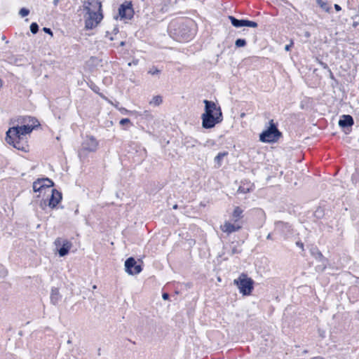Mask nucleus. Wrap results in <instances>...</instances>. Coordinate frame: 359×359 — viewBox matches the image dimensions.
Wrapping results in <instances>:
<instances>
[{
	"label": "nucleus",
	"mask_w": 359,
	"mask_h": 359,
	"mask_svg": "<svg viewBox=\"0 0 359 359\" xmlns=\"http://www.w3.org/2000/svg\"><path fill=\"white\" fill-rule=\"evenodd\" d=\"M23 123L32 121V123L25 124L21 126H13L10 128L6 132V141L8 144L13 145V147L18 150L27 151V144L26 141V135L32 133L36 126V120L32 118L30 116L22 118Z\"/></svg>",
	"instance_id": "f257e3e1"
},
{
	"label": "nucleus",
	"mask_w": 359,
	"mask_h": 359,
	"mask_svg": "<svg viewBox=\"0 0 359 359\" xmlns=\"http://www.w3.org/2000/svg\"><path fill=\"white\" fill-rule=\"evenodd\" d=\"M204 113L201 115L202 127L205 129L212 128L223 121L221 107L215 102L204 100Z\"/></svg>",
	"instance_id": "f03ea898"
},
{
	"label": "nucleus",
	"mask_w": 359,
	"mask_h": 359,
	"mask_svg": "<svg viewBox=\"0 0 359 359\" xmlns=\"http://www.w3.org/2000/svg\"><path fill=\"white\" fill-rule=\"evenodd\" d=\"M233 283L238 287L239 292L245 296L250 295L254 288V280L243 273L233 280Z\"/></svg>",
	"instance_id": "7ed1b4c3"
},
{
	"label": "nucleus",
	"mask_w": 359,
	"mask_h": 359,
	"mask_svg": "<svg viewBox=\"0 0 359 359\" xmlns=\"http://www.w3.org/2000/svg\"><path fill=\"white\" fill-rule=\"evenodd\" d=\"M281 136L273 120L269 121V128L259 135V140L263 142H273Z\"/></svg>",
	"instance_id": "20e7f679"
},
{
	"label": "nucleus",
	"mask_w": 359,
	"mask_h": 359,
	"mask_svg": "<svg viewBox=\"0 0 359 359\" xmlns=\"http://www.w3.org/2000/svg\"><path fill=\"white\" fill-rule=\"evenodd\" d=\"M98 142L93 137H87L81 144V147L79 151L80 158H85L88 152H95L97 149Z\"/></svg>",
	"instance_id": "39448f33"
},
{
	"label": "nucleus",
	"mask_w": 359,
	"mask_h": 359,
	"mask_svg": "<svg viewBox=\"0 0 359 359\" xmlns=\"http://www.w3.org/2000/svg\"><path fill=\"white\" fill-rule=\"evenodd\" d=\"M85 18V27L86 29H92L95 27L102 20L103 16L102 13H86Z\"/></svg>",
	"instance_id": "423d86ee"
},
{
	"label": "nucleus",
	"mask_w": 359,
	"mask_h": 359,
	"mask_svg": "<svg viewBox=\"0 0 359 359\" xmlns=\"http://www.w3.org/2000/svg\"><path fill=\"white\" fill-rule=\"evenodd\" d=\"M118 14L121 19H131L134 15L132 3L126 1L121 4L118 8Z\"/></svg>",
	"instance_id": "0eeeda50"
},
{
	"label": "nucleus",
	"mask_w": 359,
	"mask_h": 359,
	"mask_svg": "<svg viewBox=\"0 0 359 359\" xmlns=\"http://www.w3.org/2000/svg\"><path fill=\"white\" fill-rule=\"evenodd\" d=\"M101 8V2L99 0H87L83 4V9L86 13H102Z\"/></svg>",
	"instance_id": "6e6552de"
},
{
	"label": "nucleus",
	"mask_w": 359,
	"mask_h": 359,
	"mask_svg": "<svg viewBox=\"0 0 359 359\" xmlns=\"http://www.w3.org/2000/svg\"><path fill=\"white\" fill-rule=\"evenodd\" d=\"M126 271L130 275L138 274L142 271L140 265H137L133 257L128 258L125 262Z\"/></svg>",
	"instance_id": "1a4fd4ad"
},
{
	"label": "nucleus",
	"mask_w": 359,
	"mask_h": 359,
	"mask_svg": "<svg viewBox=\"0 0 359 359\" xmlns=\"http://www.w3.org/2000/svg\"><path fill=\"white\" fill-rule=\"evenodd\" d=\"M48 196H50L48 200V206L54 208L60 202L62 199V194L56 189H52L50 192L47 194Z\"/></svg>",
	"instance_id": "9d476101"
},
{
	"label": "nucleus",
	"mask_w": 359,
	"mask_h": 359,
	"mask_svg": "<svg viewBox=\"0 0 359 359\" xmlns=\"http://www.w3.org/2000/svg\"><path fill=\"white\" fill-rule=\"evenodd\" d=\"M241 228L242 226L241 224L235 222L231 223L229 221H225L224 223L220 226L221 230L228 235L239 231Z\"/></svg>",
	"instance_id": "9b49d317"
},
{
	"label": "nucleus",
	"mask_w": 359,
	"mask_h": 359,
	"mask_svg": "<svg viewBox=\"0 0 359 359\" xmlns=\"http://www.w3.org/2000/svg\"><path fill=\"white\" fill-rule=\"evenodd\" d=\"M55 244L56 245H62V247L58 250V253L60 257L67 255L72 245V243L67 240L61 241L60 238H57L55 241Z\"/></svg>",
	"instance_id": "f8f14e48"
},
{
	"label": "nucleus",
	"mask_w": 359,
	"mask_h": 359,
	"mask_svg": "<svg viewBox=\"0 0 359 359\" xmlns=\"http://www.w3.org/2000/svg\"><path fill=\"white\" fill-rule=\"evenodd\" d=\"M354 121L351 115H343L339 121V126L342 128L351 127Z\"/></svg>",
	"instance_id": "ddd939ff"
},
{
	"label": "nucleus",
	"mask_w": 359,
	"mask_h": 359,
	"mask_svg": "<svg viewBox=\"0 0 359 359\" xmlns=\"http://www.w3.org/2000/svg\"><path fill=\"white\" fill-rule=\"evenodd\" d=\"M243 210L238 206L236 207L232 213V220L233 222L237 223L239 219H242Z\"/></svg>",
	"instance_id": "4468645a"
},
{
	"label": "nucleus",
	"mask_w": 359,
	"mask_h": 359,
	"mask_svg": "<svg viewBox=\"0 0 359 359\" xmlns=\"http://www.w3.org/2000/svg\"><path fill=\"white\" fill-rule=\"evenodd\" d=\"M61 299V295L60 294L59 290L57 288H53L51 290L50 293V301L51 302L55 305L57 304Z\"/></svg>",
	"instance_id": "2eb2a0df"
},
{
	"label": "nucleus",
	"mask_w": 359,
	"mask_h": 359,
	"mask_svg": "<svg viewBox=\"0 0 359 359\" xmlns=\"http://www.w3.org/2000/svg\"><path fill=\"white\" fill-rule=\"evenodd\" d=\"M275 229L277 231H281L283 233H285V231H290V226L287 223H285L281 221H278L275 222Z\"/></svg>",
	"instance_id": "dca6fc26"
},
{
	"label": "nucleus",
	"mask_w": 359,
	"mask_h": 359,
	"mask_svg": "<svg viewBox=\"0 0 359 359\" xmlns=\"http://www.w3.org/2000/svg\"><path fill=\"white\" fill-rule=\"evenodd\" d=\"M44 183L41 179L37 180L33 183V190L34 192H44V185L42 184Z\"/></svg>",
	"instance_id": "f3484780"
},
{
	"label": "nucleus",
	"mask_w": 359,
	"mask_h": 359,
	"mask_svg": "<svg viewBox=\"0 0 359 359\" xmlns=\"http://www.w3.org/2000/svg\"><path fill=\"white\" fill-rule=\"evenodd\" d=\"M41 180L44 181V183L42 184V185H44V194L50 192L52 189L51 187L53 186V182L48 178H43Z\"/></svg>",
	"instance_id": "a211bd4d"
},
{
	"label": "nucleus",
	"mask_w": 359,
	"mask_h": 359,
	"mask_svg": "<svg viewBox=\"0 0 359 359\" xmlns=\"http://www.w3.org/2000/svg\"><path fill=\"white\" fill-rule=\"evenodd\" d=\"M312 256L319 262V260H325V257L318 248H313L311 251Z\"/></svg>",
	"instance_id": "6ab92c4d"
},
{
	"label": "nucleus",
	"mask_w": 359,
	"mask_h": 359,
	"mask_svg": "<svg viewBox=\"0 0 359 359\" xmlns=\"http://www.w3.org/2000/svg\"><path fill=\"white\" fill-rule=\"evenodd\" d=\"M229 19L230 20V21L233 27H243L244 20H238V19H236L233 16H229Z\"/></svg>",
	"instance_id": "aec40b11"
},
{
	"label": "nucleus",
	"mask_w": 359,
	"mask_h": 359,
	"mask_svg": "<svg viewBox=\"0 0 359 359\" xmlns=\"http://www.w3.org/2000/svg\"><path fill=\"white\" fill-rule=\"evenodd\" d=\"M163 102L162 97L160 95L154 96L149 102V104L157 107L159 106Z\"/></svg>",
	"instance_id": "412c9836"
},
{
	"label": "nucleus",
	"mask_w": 359,
	"mask_h": 359,
	"mask_svg": "<svg viewBox=\"0 0 359 359\" xmlns=\"http://www.w3.org/2000/svg\"><path fill=\"white\" fill-rule=\"evenodd\" d=\"M228 155V152H220L219 153L215 158V161L218 164V166L219 167L222 165V161L224 157Z\"/></svg>",
	"instance_id": "4be33fe9"
},
{
	"label": "nucleus",
	"mask_w": 359,
	"mask_h": 359,
	"mask_svg": "<svg viewBox=\"0 0 359 359\" xmlns=\"http://www.w3.org/2000/svg\"><path fill=\"white\" fill-rule=\"evenodd\" d=\"M319 262H320V264L316 266V271L323 272L326 268L327 260L325 259V260H319Z\"/></svg>",
	"instance_id": "5701e85b"
},
{
	"label": "nucleus",
	"mask_w": 359,
	"mask_h": 359,
	"mask_svg": "<svg viewBox=\"0 0 359 359\" xmlns=\"http://www.w3.org/2000/svg\"><path fill=\"white\" fill-rule=\"evenodd\" d=\"M246 45V41L243 39H238L235 41V46L236 48L244 47Z\"/></svg>",
	"instance_id": "b1692460"
},
{
	"label": "nucleus",
	"mask_w": 359,
	"mask_h": 359,
	"mask_svg": "<svg viewBox=\"0 0 359 359\" xmlns=\"http://www.w3.org/2000/svg\"><path fill=\"white\" fill-rule=\"evenodd\" d=\"M252 185L248 186V187H245L244 186H240L238 189V192L243 193V194L250 192V190L252 189Z\"/></svg>",
	"instance_id": "393cba45"
},
{
	"label": "nucleus",
	"mask_w": 359,
	"mask_h": 359,
	"mask_svg": "<svg viewBox=\"0 0 359 359\" xmlns=\"http://www.w3.org/2000/svg\"><path fill=\"white\" fill-rule=\"evenodd\" d=\"M243 26L250 27L255 28V27H257V23L254 22V21H250V20H244Z\"/></svg>",
	"instance_id": "a878e982"
},
{
	"label": "nucleus",
	"mask_w": 359,
	"mask_h": 359,
	"mask_svg": "<svg viewBox=\"0 0 359 359\" xmlns=\"http://www.w3.org/2000/svg\"><path fill=\"white\" fill-rule=\"evenodd\" d=\"M30 31L32 34H35L39 31V25L36 22H32L30 25Z\"/></svg>",
	"instance_id": "bb28decb"
},
{
	"label": "nucleus",
	"mask_w": 359,
	"mask_h": 359,
	"mask_svg": "<svg viewBox=\"0 0 359 359\" xmlns=\"http://www.w3.org/2000/svg\"><path fill=\"white\" fill-rule=\"evenodd\" d=\"M315 216L317 217V218H320L323 216L324 213H323V210L321 208H318L316 209V210L315 211V213H314Z\"/></svg>",
	"instance_id": "cd10ccee"
},
{
	"label": "nucleus",
	"mask_w": 359,
	"mask_h": 359,
	"mask_svg": "<svg viewBox=\"0 0 359 359\" xmlns=\"http://www.w3.org/2000/svg\"><path fill=\"white\" fill-rule=\"evenodd\" d=\"M160 72L161 71L155 67H153L148 71V73L151 75H158Z\"/></svg>",
	"instance_id": "c85d7f7f"
},
{
	"label": "nucleus",
	"mask_w": 359,
	"mask_h": 359,
	"mask_svg": "<svg viewBox=\"0 0 359 359\" xmlns=\"http://www.w3.org/2000/svg\"><path fill=\"white\" fill-rule=\"evenodd\" d=\"M29 13V11L25 8H22L19 11V15L22 17H25L28 15Z\"/></svg>",
	"instance_id": "c756f323"
},
{
	"label": "nucleus",
	"mask_w": 359,
	"mask_h": 359,
	"mask_svg": "<svg viewBox=\"0 0 359 359\" xmlns=\"http://www.w3.org/2000/svg\"><path fill=\"white\" fill-rule=\"evenodd\" d=\"M130 119H128V118H123V119H121V120L120 121L119 123H120L121 125L123 126V125H125V124H126V123H130Z\"/></svg>",
	"instance_id": "7c9ffc66"
},
{
	"label": "nucleus",
	"mask_w": 359,
	"mask_h": 359,
	"mask_svg": "<svg viewBox=\"0 0 359 359\" xmlns=\"http://www.w3.org/2000/svg\"><path fill=\"white\" fill-rule=\"evenodd\" d=\"M318 3L323 9L327 11H328V8L327 7V4L325 3H322L320 1H319Z\"/></svg>",
	"instance_id": "2f4dec72"
},
{
	"label": "nucleus",
	"mask_w": 359,
	"mask_h": 359,
	"mask_svg": "<svg viewBox=\"0 0 359 359\" xmlns=\"http://www.w3.org/2000/svg\"><path fill=\"white\" fill-rule=\"evenodd\" d=\"M43 30L44 32H46L48 34L53 35V32L50 28L43 27Z\"/></svg>",
	"instance_id": "473e14b6"
},
{
	"label": "nucleus",
	"mask_w": 359,
	"mask_h": 359,
	"mask_svg": "<svg viewBox=\"0 0 359 359\" xmlns=\"http://www.w3.org/2000/svg\"><path fill=\"white\" fill-rule=\"evenodd\" d=\"M292 46H293V42L292 41L290 44H287L285 46V50L286 51H289Z\"/></svg>",
	"instance_id": "72a5a7b5"
},
{
	"label": "nucleus",
	"mask_w": 359,
	"mask_h": 359,
	"mask_svg": "<svg viewBox=\"0 0 359 359\" xmlns=\"http://www.w3.org/2000/svg\"><path fill=\"white\" fill-rule=\"evenodd\" d=\"M296 245H297L298 247L301 248L302 249H304V244H303L301 241H297V242L296 243Z\"/></svg>",
	"instance_id": "f704fd0d"
},
{
	"label": "nucleus",
	"mask_w": 359,
	"mask_h": 359,
	"mask_svg": "<svg viewBox=\"0 0 359 359\" xmlns=\"http://www.w3.org/2000/svg\"><path fill=\"white\" fill-rule=\"evenodd\" d=\"M163 299L166 300L169 298V294L168 293H163L162 295Z\"/></svg>",
	"instance_id": "c9c22d12"
},
{
	"label": "nucleus",
	"mask_w": 359,
	"mask_h": 359,
	"mask_svg": "<svg viewBox=\"0 0 359 359\" xmlns=\"http://www.w3.org/2000/svg\"><path fill=\"white\" fill-rule=\"evenodd\" d=\"M334 8L337 11H339L341 10V6L338 4H334Z\"/></svg>",
	"instance_id": "e433bc0d"
},
{
	"label": "nucleus",
	"mask_w": 359,
	"mask_h": 359,
	"mask_svg": "<svg viewBox=\"0 0 359 359\" xmlns=\"http://www.w3.org/2000/svg\"><path fill=\"white\" fill-rule=\"evenodd\" d=\"M60 0H53V4L54 6H57L58 3H59Z\"/></svg>",
	"instance_id": "4c0bfd02"
},
{
	"label": "nucleus",
	"mask_w": 359,
	"mask_h": 359,
	"mask_svg": "<svg viewBox=\"0 0 359 359\" xmlns=\"http://www.w3.org/2000/svg\"><path fill=\"white\" fill-rule=\"evenodd\" d=\"M238 250L236 248H233L232 250V254L238 253Z\"/></svg>",
	"instance_id": "58836bf2"
},
{
	"label": "nucleus",
	"mask_w": 359,
	"mask_h": 359,
	"mask_svg": "<svg viewBox=\"0 0 359 359\" xmlns=\"http://www.w3.org/2000/svg\"><path fill=\"white\" fill-rule=\"evenodd\" d=\"M310 359H324V358L323 357H320V356H316V357L311 358Z\"/></svg>",
	"instance_id": "ea45409f"
},
{
	"label": "nucleus",
	"mask_w": 359,
	"mask_h": 359,
	"mask_svg": "<svg viewBox=\"0 0 359 359\" xmlns=\"http://www.w3.org/2000/svg\"><path fill=\"white\" fill-rule=\"evenodd\" d=\"M266 238L269 239V240H271L272 239V237H271V233H269L266 236Z\"/></svg>",
	"instance_id": "a19ab883"
},
{
	"label": "nucleus",
	"mask_w": 359,
	"mask_h": 359,
	"mask_svg": "<svg viewBox=\"0 0 359 359\" xmlns=\"http://www.w3.org/2000/svg\"><path fill=\"white\" fill-rule=\"evenodd\" d=\"M128 112H129V111H128L127 109H123V111H122V113H128Z\"/></svg>",
	"instance_id": "79ce46f5"
},
{
	"label": "nucleus",
	"mask_w": 359,
	"mask_h": 359,
	"mask_svg": "<svg viewBox=\"0 0 359 359\" xmlns=\"http://www.w3.org/2000/svg\"><path fill=\"white\" fill-rule=\"evenodd\" d=\"M3 86V81L0 79V88H1Z\"/></svg>",
	"instance_id": "37998d69"
},
{
	"label": "nucleus",
	"mask_w": 359,
	"mask_h": 359,
	"mask_svg": "<svg viewBox=\"0 0 359 359\" xmlns=\"http://www.w3.org/2000/svg\"><path fill=\"white\" fill-rule=\"evenodd\" d=\"M124 44H125V42H123V41H121V43H120V45H121V46H124Z\"/></svg>",
	"instance_id": "c03bdc74"
},
{
	"label": "nucleus",
	"mask_w": 359,
	"mask_h": 359,
	"mask_svg": "<svg viewBox=\"0 0 359 359\" xmlns=\"http://www.w3.org/2000/svg\"><path fill=\"white\" fill-rule=\"evenodd\" d=\"M172 208H173V209H177V205H173Z\"/></svg>",
	"instance_id": "a18cd8bd"
},
{
	"label": "nucleus",
	"mask_w": 359,
	"mask_h": 359,
	"mask_svg": "<svg viewBox=\"0 0 359 359\" xmlns=\"http://www.w3.org/2000/svg\"><path fill=\"white\" fill-rule=\"evenodd\" d=\"M6 274V271H4V273H3V275L5 276Z\"/></svg>",
	"instance_id": "49530a36"
},
{
	"label": "nucleus",
	"mask_w": 359,
	"mask_h": 359,
	"mask_svg": "<svg viewBox=\"0 0 359 359\" xmlns=\"http://www.w3.org/2000/svg\"><path fill=\"white\" fill-rule=\"evenodd\" d=\"M71 342H72V341H71V340H68V341H67V343H68V344H70Z\"/></svg>",
	"instance_id": "de8ad7c7"
}]
</instances>
